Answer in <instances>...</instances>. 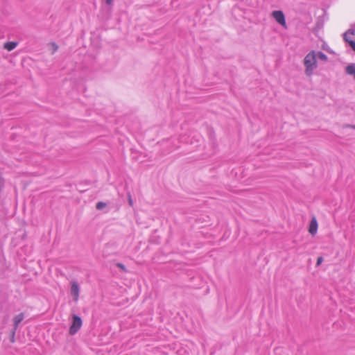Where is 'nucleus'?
I'll return each instance as SVG.
<instances>
[{"label": "nucleus", "instance_id": "nucleus-1", "mask_svg": "<svg viewBox=\"0 0 355 355\" xmlns=\"http://www.w3.org/2000/svg\"><path fill=\"white\" fill-rule=\"evenodd\" d=\"M315 51H310L304 59V65L305 67V74L307 76H311L313 74L314 71L318 67L317 60L315 58Z\"/></svg>", "mask_w": 355, "mask_h": 355}, {"label": "nucleus", "instance_id": "nucleus-2", "mask_svg": "<svg viewBox=\"0 0 355 355\" xmlns=\"http://www.w3.org/2000/svg\"><path fill=\"white\" fill-rule=\"evenodd\" d=\"M83 324L82 319L78 315H73L72 323L69 327V334L71 335L76 334L81 328Z\"/></svg>", "mask_w": 355, "mask_h": 355}, {"label": "nucleus", "instance_id": "nucleus-3", "mask_svg": "<svg viewBox=\"0 0 355 355\" xmlns=\"http://www.w3.org/2000/svg\"><path fill=\"white\" fill-rule=\"evenodd\" d=\"M344 40L355 51V31L349 30L344 34Z\"/></svg>", "mask_w": 355, "mask_h": 355}, {"label": "nucleus", "instance_id": "nucleus-4", "mask_svg": "<svg viewBox=\"0 0 355 355\" xmlns=\"http://www.w3.org/2000/svg\"><path fill=\"white\" fill-rule=\"evenodd\" d=\"M272 17L276 20V21L281 26L286 27V19L284 14L281 10H275L272 12Z\"/></svg>", "mask_w": 355, "mask_h": 355}, {"label": "nucleus", "instance_id": "nucleus-5", "mask_svg": "<svg viewBox=\"0 0 355 355\" xmlns=\"http://www.w3.org/2000/svg\"><path fill=\"white\" fill-rule=\"evenodd\" d=\"M80 294V287L78 284L73 281L71 282V295L73 296V299L75 302L78 300Z\"/></svg>", "mask_w": 355, "mask_h": 355}, {"label": "nucleus", "instance_id": "nucleus-6", "mask_svg": "<svg viewBox=\"0 0 355 355\" xmlns=\"http://www.w3.org/2000/svg\"><path fill=\"white\" fill-rule=\"evenodd\" d=\"M24 316L23 313H20L18 315H16L13 318L14 322V328L12 329V336L15 335V331L19 324V323L24 320Z\"/></svg>", "mask_w": 355, "mask_h": 355}, {"label": "nucleus", "instance_id": "nucleus-7", "mask_svg": "<svg viewBox=\"0 0 355 355\" xmlns=\"http://www.w3.org/2000/svg\"><path fill=\"white\" fill-rule=\"evenodd\" d=\"M317 230H318V223H317L316 220L313 219L310 224L309 231L311 234H315L317 232Z\"/></svg>", "mask_w": 355, "mask_h": 355}, {"label": "nucleus", "instance_id": "nucleus-8", "mask_svg": "<svg viewBox=\"0 0 355 355\" xmlns=\"http://www.w3.org/2000/svg\"><path fill=\"white\" fill-rule=\"evenodd\" d=\"M17 46V42H8L4 44V49L7 51H10L16 48Z\"/></svg>", "mask_w": 355, "mask_h": 355}, {"label": "nucleus", "instance_id": "nucleus-9", "mask_svg": "<svg viewBox=\"0 0 355 355\" xmlns=\"http://www.w3.org/2000/svg\"><path fill=\"white\" fill-rule=\"evenodd\" d=\"M315 55L316 60L319 59V60H321L323 61H326L327 60V56L324 53H322L321 51H315Z\"/></svg>", "mask_w": 355, "mask_h": 355}, {"label": "nucleus", "instance_id": "nucleus-10", "mask_svg": "<svg viewBox=\"0 0 355 355\" xmlns=\"http://www.w3.org/2000/svg\"><path fill=\"white\" fill-rule=\"evenodd\" d=\"M346 71L349 75H354L355 74V65L351 64L347 67Z\"/></svg>", "mask_w": 355, "mask_h": 355}, {"label": "nucleus", "instance_id": "nucleus-11", "mask_svg": "<svg viewBox=\"0 0 355 355\" xmlns=\"http://www.w3.org/2000/svg\"><path fill=\"white\" fill-rule=\"evenodd\" d=\"M49 48L51 51V54H54L58 49V46L55 42L49 44Z\"/></svg>", "mask_w": 355, "mask_h": 355}, {"label": "nucleus", "instance_id": "nucleus-12", "mask_svg": "<svg viewBox=\"0 0 355 355\" xmlns=\"http://www.w3.org/2000/svg\"><path fill=\"white\" fill-rule=\"evenodd\" d=\"M106 207V203L103 202H98L96 205V208L98 210H101Z\"/></svg>", "mask_w": 355, "mask_h": 355}, {"label": "nucleus", "instance_id": "nucleus-13", "mask_svg": "<svg viewBox=\"0 0 355 355\" xmlns=\"http://www.w3.org/2000/svg\"><path fill=\"white\" fill-rule=\"evenodd\" d=\"M322 261H323V258L322 257H318L316 265L320 266Z\"/></svg>", "mask_w": 355, "mask_h": 355}, {"label": "nucleus", "instance_id": "nucleus-14", "mask_svg": "<svg viewBox=\"0 0 355 355\" xmlns=\"http://www.w3.org/2000/svg\"><path fill=\"white\" fill-rule=\"evenodd\" d=\"M117 266H118L119 268H121V269H122V270H125V266H124L123 264H122V263H117Z\"/></svg>", "mask_w": 355, "mask_h": 355}, {"label": "nucleus", "instance_id": "nucleus-15", "mask_svg": "<svg viewBox=\"0 0 355 355\" xmlns=\"http://www.w3.org/2000/svg\"><path fill=\"white\" fill-rule=\"evenodd\" d=\"M128 203L130 206L133 205V201L132 200L130 195L128 196Z\"/></svg>", "mask_w": 355, "mask_h": 355}, {"label": "nucleus", "instance_id": "nucleus-16", "mask_svg": "<svg viewBox=\"0 0 355 355\" xmlns=\"http://www.w3.org/2000/svg\"><path fill=\"white\" fill-rule=\"evenodd\" d=\"M114 0H105V2L107 5H111L113 3Z\"/></svg>", "mask_w": 355, "mask_h": 355}, {"label": "nucleus", "instance_id": "nucleus-17", "mask_svg": "<svg viewBox=\"0 0 355 355\" xmlns=\"http://www.w3.org/2000/svg\"><path fill=\"white\" fill-rule=\"evenodd\" d=\"M10 341L12 343H14L15 342V335L12 336V331L11 332V338H10Z\"/></svg>", "mask_w": 355, "mask_h": 355}]
</instances>
